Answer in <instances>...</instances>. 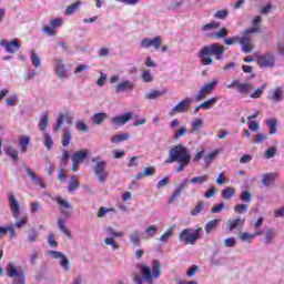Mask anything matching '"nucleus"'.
I'll return each mask as SVG.
<instances>
[{
    "mask_svg": "<svg viewBox=\"0 0 284 284\" xmlns=\"http://www.w3.org/2000/svg\"><path fill=\"white\" fill-rule=\"evenodd\" d=\"M190 161H192L190 150H187L183 144H178L170 149L169 158L165 163H178L175 172L180 174V172H184L185 168L190 165Z\"/></svg>",
    "mask_w": 284,
    "mask_h": 284,
    "instance_id": "f257e3e1",
    "label": "nucleus"
},
{
    "mask_svg": "<svg viewBox=\"0 0 284 284\" xmlns=\"http://www.w3.org/2000/svg\"><path fill=\"white\" fill-rule=\"evenodd\" d=\"M225 47L219 43H213L203 47L199 52V58L202 65H212V63H214V60L211 57H216L217 61H223Z\"/></svg>",
    "mask_w": 284,
    "mask_h": 284,
    "instance_id": "f03ea898",
    "label": "nucleus"
},
{
    "mask_svg": "<svg viewBox=\"0 0 284 284\" xmlns=\"http://www.w3.org/2000/svg\"><path fill=\"white\" fill-rule=\"evenodd\" d=\"M136 268L140 271L144 281L149 284H154V281L161 278L163 274V265H161V261L153 260L152 267L145 264H136Z\"/></svg>",
    "mask_w": 284,
    "mask_h": 284,
    "instance_id": "7ed1b4c3",
    "label": "nucleus"
},
{
    "mask_svg": "<svg viewBox=\"0 0 284 284\" xmlns=\"http://www.w3.org/2000/svg\"><path fill=\"white\" fill-rule=\"evenodd\" d=\"M92 163H95L93 166V172L95 176L98 178V181L100 183H105L108 181V176H110V172H108V161L101 160V156L92 158Z\"/></svg>",
    "mask_w": 284,
    "mask_h": 284,
    "instance_id": "20e7f679",
    "label": "nucleus"
},
{
    "mask_svg": "<svg viewBox=\"0 0 284 284\" xmlns=\"http://www.w3.org/2000/svg\"><path fill=\"white\" fill-rule=\"evenodd\" d=\"M201 226L194 229H183L179 234V240L185 245H194L201 239Z\"/></svg>",
    "mask_w": 284,
    "mask_h": 284,
    "instance_id": "39448f33",
    "label": "nucleus"
},
{
    "mask_svg": "<svg viewBox=\"0 0 284 284\" xmlns=\"http://www.w3.org/2000/svg\"><path fill=\"white\" fill-rule=\"evenodd\" d=\"M7 276L13 278L11 284H26V272L17 267L14 263H9L6 267Z\"/></svg>",
    "mask_w": 284,
    "mask_h": 284,
    "instance_id": "423d86ee",
    "label": "nucleus"
},
{
    "mask_svg": "<svg viewBox=\"0 0 284 284\" xmlns=\"http://www.w3.org/2000/svg\"><path fill=\"white\" fill-rule=\"evenodd\" d=\"M216 85H219L217 79H213L211 82L205 83L200 88L197 95L195 97V101L201 102L205 97H210V94L216 90Z\"/></svg>",
    "mask_w": 284,
    "mask_h": 284,
    "instance_id": "0eeeda50",
    "label": "nucleus"
},
{
    "mask_svg": "<svg viewBox=\"0 0 284 284\" xmlns=\"http://www.w3.org/2000/svg\"><path fill=\"white\" fill-rule=\"evenodd\" d=\"M256 61L260 68H274L276 65V57L272 52L257 55Z\"/></svg>",
    "mask_w": 284,
    "mask_h": 284,
    "instance_id": "6e6552de",
    "label": "nucleus"
},
{
    "mask_svg": "<svg viewBox=\"0 0 284 284\" xmlns=\"http://www.w3.org/2000/svg\"><path fill=\"white\" fill-rule=\"evenodd\" d=\"M190 103H192V100H190V98H184L169 112L170 116L189 112Z\"/></svg>",
    "mask_w": 284,
    "mask_h": 284,
    "instance_id": "1a4fd4ad",
    "label": "nucleus"
},
{
    "mask_svg": "<svg viewBox=\"0 0 284 284\" xmlns=\"http://www.w3.org/2000/svg\"><path fill=\"white\" fill-rule=\"evenodd\" d=\"M0 45L4 48L9 54H17V51L21 50V41L17 38L11 40V42L8 40H0Z\"/></svg>",
    "mask_w": 284,
    "mask_h": 284,
    "instance_id": "9d476101",
    "label": "nucleus"
},
{
    "mask_svg": "<svg viewBox=\"0 0 284 284\" xmlns=\"http://www.w3.org/2000/svg\"><path fill=\"white\" fill-rule=\"evenodd\" d=\"M9 205L11 207V214L13 219H19V214H21V204L19 203V200L14 195V193L9 192Z\"/></svg>",
    "mask_w": 284,
    "mask_h": 284,
    "instance_id": "9b49d317",
    "label": "nucleus"
},
{
    "mask_svg": "<svg viewBox=\"0 0 284 284\" xmlns=\"http://www.w3.org/2000/svg\"><path fill=\"white\" fill-rule=\"evenodd\" d=\"M57 203L60 206V212L63 216L70 217L72 214V204L61 196L57 197Z\"/></svg>",
    "mask_w": 284,
    "mask_h": 284,
    "instance_id": "f8f14e48",
    "label": "nucleus"
},
{
    "mask_svg": "<svg viewBox=\"0 0 284 284\" xmlns=\"http://www.w3.org/2000/svg\"><path fill=\"white\" fill-rule=\"evenodd\" d=\"M49 256L52 258H60V265L64 267L65 272H70V260L59 251H49Z\"/></svg>",
    "mask_w": 284,
    "mask_h": 284,
    "instance_id": "ddd939ff",
    "label": "nucleus"
},
{
    "mask_svg": "<svg viewBox=\"0 0 284 284\" xmlns=\"http://www.w3.org/2000/svg\"><path fill=\"white\" fill-rule=\"evenodd\" d=\"M141 48H155V50H159L162 45L161 37L156 36L155 38L152 39H142L141 42Z\"/></svg>",
    "mask_w": 284,
    "mask_h": 284,
    "instance_id": "4468645a",
    "label": "nucleus"
},
{
    "mask_svg": "<svg viewBox=\"0 0 284 284\" xmlns=\"http://www.w3.org/2000/svg\"><path fill=\"white\" fill-rule=\"evenodd\" d=\"M64 121H67L69 125H72V116L70 115L69 111H67L65 113H60L57 124L53 125L54 132H59V130L63 128Z\"/></svg>",
    "mask_w": 284,
    "mask_h": 284,
    "instance_id": "2eb2a0df",
    "label": "nucleus"
},
{
    "mask_svg": "<svg viewBox=\"0 0 284 284\" xmlns=\"http://www.w3.org/2000/svg\"><path fill=\"white\" fill-rule=\"evenodd\" d=\"M237 43L242 47V51L245 52V54H250L254 50V45H252V39L250 37L244 36L242 38H239Z\"/></svg>",
    "mask_w": 284,
    "mask_h": 284,
    "instance_id": "dca6fc26",
    "label": "nucleus"
},
{
    "mask_svg": "<svg viewBox=\"0 0 284 284\" xmlns=\"http://www.w3.org/2000/svg\"><path fill=\"white\" fill-rule=\"evenodd\" d=\"M132 112H126L123 115L114 116L111 119L113 125H125L129 121H132Z\"/></svg>",
    "mask_w": 284,
    "mask_h": 284,
    "instance_id": "f3484780",
    "label": "nucleus"
},
{
    "mask_svg": "<svg viewBox=\"0 0 284 284\" xmlns=\"http://www.w3.org/2000/svg\"><path fill=\"white\" fill-rule=\"evenodd\" d=\"M88 154H90V151L88 149H83V150L77 151L71 156V161H74L75 163H80L81 164V163H83V161H85V159H88Z\"/></svg>",
    "mask_w": 284,
    "mask_h": 284,
    "instance_id": "a211bd4d",
    "label": "nucleus"
},
{
    "mask_svg": "<svg viewBox=\"0 0 284 284\" xmlns=\"http://www.w3.org/2000/svg\"><path fill=\"white\" fill-rule=\"evenodd\" d=\"M276 179H278V173H264L262 175V185L270 187V185L274 184Z\"/></svg>",
    "mask_w": 284,
    "mask_h": 284,
    "instance_id": "6ab92c4d",
    "label": "nucleus"
},
{
    "mask_svg": "<svg viewBox=\"0 0 284 284\" xmlns=\"http://www.w3.org/2000/svg\"><path fill=\"white\" fill-rule=\"evenodd\" d=\"M243 225H245V219L241 220V216L227 221L229 232H234L236 227H243Z\"/></svg>",
    "mask_w": 284,
    "mask_h": 284,
    "instance_id": "aec40b11",
    "label": "nucleus"
},
{
    "mask_svg": "<svg viewBox=\"0 0 284 284\" xmlns=\"http://www.w3.org/2000/svg\"><path fill=\"white\" fill-rule=\"evenodd\" d=\"M185 187H187V183H185V182L181 183V184L176 187L175 192H174V193L171 195V197L169 199V204H170V205H174V203H176V199H178L179 196H181V194H182L183 190H185Z\"/></svg>",
    "mask_w": 284,
    "mask_h": 284,
    "instance_id": "412c9836",
    "label": "nucleus"
},
{
    "mask_svg": "<svg viewBox=\"0 0 284 284\" xmlns=\"http://www.w3.org/2000/svg\"><path fill=\"white\" fill-rule=\"evenodd\" d=\"M54 72L59 79H65L68 77V71L65 70V64L58 61L54 65Z\"/></svg>",
    "mask_w": 284,
    "mask_h": 284,
    "instance_id": "4be33fe9",
    "label": "nucleus"
},
{
    "mask_svg": "<svg viewBox=\"0 0 284 284\" xmlns=\"http://www.w3.org/2000/svg\"><path fill=\"white\" fill-rule=\"evenodd\" d=\"M125 90H134V84L130 80L123 81L115 85V92L119 94L125 92Z\"/></svg>",
    "mask_w": 284,
    "mask_h": 284,
    "instance_id": "5701e85b",
    "label": "nucleus"
},
{
    "mask_svg": "<svg viewBox=\"0 0 284 284\" xmlns=\"http://www.w3.org/2000/svg\"><path fill=\"white\" fill-rule=\"evenodd\" d=\"M26 174L29 176L31 181H34V183L40 185V187L45 189V183H43V180H41V178H39L37 173H34V171L27 169Z\"/></svg>",
    "mask_w": 284,
    "mask_h": 284,
    "instance_id": "b1692460",
    "label": "nucleus"
},
{
    "mask_svg": "<svg viewBox=\"0 0 284 284\" xmlns=\"http://www.w3.org/2000/svg\"><path fill=\"white\" fill-rule=\"evenodd\" d=\"M80 186L81 184L79 183V178L77 175H71L70 182H69L70 194H74V192H77V190H79Z\"/></svg>",
    "mask_w": 284,
    "mask_h": 284,
    "instance_id": "393cba45",
    "label": "nucleus"
},
{
    "mask_svg": "<svg viewBox=\"0 0 284 284\" xmlns=\"http://www.w3.org/2000/svg\"><path fill=\"white\" fill-rule=\"evenodd\" d=\"M219 223H221L220 219L209 221L204 226V231L206 232V234H210V232H214V230L219 227Z\"/></svg>",
    "mask_w": 284,
    "mask_h": 284,
    "instance_id": "a878e982",
    "label": "nucleus"
},
{
    "mask_svg": "<svg viewBox=\"0 0 284 284\" xmlns=\"http://www.w3.org/2000/svg\"><path fill=\"white\" fill-rule=\"evenodd\" d=\"M236 195V190L232 186H227L226 189L222 190V199H225V201H230L231 199H234Z\"/></svg>",
    "mask_w": 284,
    "mask_h": 284,
    "instance_id": "bb28decb",
    "label": "nucleus"
},
{
    "mask_svg": "<svg viewBox=\"0 0 284 284\" xmlns=\"http://www.w3.org/2000/svg\"><path fill=\"white\" fill-rule=\"evenodd\" d=\"M217 102H219V98L213 97V98H210L209 100L202 102L200 104V108H202V110H210L211 108H214V105H216Z\"/></svg>",
    "mask_w": 284,
    "mask_h": 284,
    "instance_id": "cd10ccee",
    "label": "nucleus"
},
{
    "mask_svg": "<svg viewBox=\"0 0 284 284\" xmlns=\"http://www.w3.org/2000/svg\"><path fill=\"white\" fill-rule=\"evenodd\" d=\"M105 119H108V114L100 112V113H95L91 118V121H92V123H94V125H101L103 123V121H105Z\"/></svg>",
    "mask_w": 284,
    "mask_h": 284,
    "instance_id": "c85d7f7f",
    "label": "nucleus"
},
{
    "mask_svg": "<svg viewBox=\"0 0 284 284\" xmlns=\"http://www.w3.org/2000/svg\"><path fill=\"white\" fill-rule=\"evenodd\" d=\"M252 90H254V85H252L250 83L237 84V92H240V94H250V92H252Z\"/></svg>",
    "mask_w": 284,
    "mask_h": 284,
    "instance_id": "c756f323",
    "label": "nucleus"
},
{
    "mask_svg": "<svg viewBox=\"0 0 284 284\" xmlns=\"http://www.w3.org/2000/svg\"><path fill=\"white\" fill-rule=\"evenodd\" d=\"M219 28H221V22L212 21L210 23L202 26L201 32H210V30H216Z\"/></svg>",
    "mask_w": 284,
    "mask_h": 284,
    "instance_id": "7c9ffc66",
    "label": "nucleus"
},
{
    "mask_svg": "<svg viewBox=\"0 0 284 284\" xmlns=\"http://www.w3.org/2000/svg\"><path fill=\"white\" fill-rule=\"evenodd\" d=\"M130 241L132 245H140L141 244V231L135 230L130 235Z\"/></svg>",
    "mask_w": 284,
    "mask_h": 284,
    "instance_id": "2f4dec72",
    "label": "nucleus"
},
{
    "mask_svg": "<svg viewBox=\"0 0 284 284\" xmlns=\"http://www.w3.org/2000/svg\"><path fill=\"white\" fill-rule=\"evenodd\" d=\"M58 227L63 234H65V236H68V239L72 236V234L70 233V230H68V227L65 226V222L63 221L62 217L58 219Z\"/></svg>",
    "mask_w": 284,
    "mask_h": 284,
    "instance_id": "473e14b6",
    "label": "nucleus"
},
{
    "mask_svg": "<svg viewBox=\"0 0 284 284\" xmlns=\"http://www.w3.org/2000/svg\"><path fill=\"white\" fill-rule=\"evenodd\" d=\"M207 174L195 176L190 180V183L193 185H203V183H207Z\"/></svg>",
    "mask_w": 284,
    "mask_h": 284,
    "instance_id": "72a5a7b5",
    "label": "nucleus"
},
{
    "mask_svg": "<svg viewBox=\"0 0 284 284\" xmlns=\"http://www.w3.org/2000/svg\"><path fill=\"white\" fill-rule=\"evenodd\" d=\"M272 101H274V103L283 101V89L281 87L274 90Z\"/></svg>",
    "mask_w": 284,
    "mask_h": 284,
    "instance_id": "f704fd0d",
    "label": "nucleus"
},
{
    "mask_svg": "<svg viewBox=\"0 0 284 284\" xmlns=\"http://www.w3.org/2000/svg\"><path fill=\"white\" fill-rule=\"evenodd\" d=\"M4 151L6 154H8L10 159H12V161H14L16 163L17 161H19V152H17V150H14L12 146H7Z\"/></svg>",
    "mask_w": 284,
    "mask_h": 284,
    "instance_id": "c9c22d12",
    "label": "nucleus"
},
{
    "mask_svg": "<svg viewBox=\"0 0 284 284\" xmlns=\"http://www.w3.org/2000/svg\"><path fill=\"white\" fill-rule=\"evenodd\" d=\"M130 139V134L122 133L120 135H113L111 136V143H123V141H128Z\"/></svg>",
    "mask_w": 284,
    "mask_h": 284,
    "instance_id": "e433bc0d",
    "label": "nucleus"
},
{
    "mask_svg": "<svg viewBox=\"0 0 284 284\" xmlns=\"http://www.w3.org/2000/svg\"><path fill=\"white\" fill-rule=\"evenodd\" d=\"M48 113H43L40 118V130L41 132H45L49 128Z\"/></svg>",
    "mask_w": 284,
    "mask_h": 284,
    "instance_id": "4c0bfd02",
    "label": "nucleus"
},
{
    "mask_svg": "<svg viewBox=\"0 0 284 284\" xmlns=\"http://www.w3.org/2000/svg\"><path fill=\"white\" fill-rule=\"evenodd\" d=\"M165 94V91H159V90H152L151 92L146 93V99H149L150 101L154 100V99H159L161 97H163Z\"/></svg>",
    "mask_w": 284,
    "mask_h": 284,
    "instance_id": "58836bf2",
    "label": "nucleus"
},
{
    "mask_svg": "<svg viewBox=\"0 0 284 284\" xmlns=\"http://www.w3.org/2000/svg\"><path fill=\"white\" fill-rule=\"evenodd\" d=\"M204 209L205 203H203V201L197 202L195 207L191 211V216H199V214H201V212H203Z\"/></svg>",
    "mask_w": 284,
    "mask_h": 284,
    "instance_id": "ea45409f",
    "label": "nucleus"
},
{
    "mask_svg": "<svg viewBox=\"0 0 284 284\" xmlns=\"http://www.w3.org/2000/svg\"><path fill=\"white\" fill-rule=\"evenodd\" d=\"M70 141H72V133L70 132V130H64V133L62 135L63 148H68V145H70Z\"/></svg>",
    "mask_w": 284,
    "mask_h": 284,
    "instance_id": "a19ab883",
    "label": "nucleus"
},
{
    "mask_svg": "<svg viewBox=\"0 0 284 284\" xmlns=\"http://www.w3.org/2000/svg\"><path fill=\"white\" fill-rule=\"evenodd\" d=\"M28 145H30V136H20L21 152H28Z\"/></svg>",
    "mask_w": 284,
    "mask_h": 284,
    "instance_id": "79ce46f5",
    "label": "nucleus"
},
{
    "mask_svg": "<svg viewBox=\"0 0 284 284\" xmlns=\"http://www.w3.org/2000/svg\"><path fill=\"white\" fill-rule=\"evenodd\" d=\"M266 124L270 128V132L271 134H276V130L278 128V122L276 121V119H271L266 121Z\"/></svg>",
    "mask_w": 284,
    "mask_h": 284,
    "instance_id": "37998d69",
    "label": "nucleus"
},
{
    "mask_svg": "<svg viewBox=\"0 0 284 284\" xmlns=\"http://www.w3.org/2000/svg\"><path fill=\"white\" fill-rule=\"evenodd\" d=\"M172 234H173V229L170 227L169 230H166L159 239V241H161V243H168V241H170V239H172Z\"/></svg>",
    "mask_w": 284,
    "mask_h": 284,
    "instance_id": "c03bdc74",
    "label": "nucleus"
},
{
    "mask_svg": "<svg viewBox=\"0 0 284 284\" xmlns=\"http://www.w3.org/2000/svg\"><path fill=\"white\" fill-rule=\"evenodd\" d=\"M79 6H81V2L77 1L71 6L67 7L64 14L67 16L74 14V12H77V10L79 9Z\"/></svg>",
    "mask_w": 284,
    "mask_h": 284,
    "instance_id": "a18cd8bd",
    "label": "nucleus"
},
{
    "mask_svg": "<svg viewBox=\"0 0 284 284\" xmlns=\"http://www.w3.org/2000/svg\"><path fill=\"white\" fill-rule=\"evenodd\" d=\"M140 79L144 82V83H152V72L150 71V69H146L141 75Z\"/></svg>",
    "mask_w": 284,
    "mask_h": 284,
    "instance_id": "49530a36",
    "label": "nucleus"
},
{
    "mask_svg": "<svg viewBox=\"0 0 284 284\" xmlns=\"http://www.w3.org/2000/svg\"><path fill=\"white\" fill-rule=\"evenodd\" d=\"M53 145L54 141L52 140V135H50V133H44V148H47V150H52Z\"/></svg>",
    "mask_w": 284,
    "mask_h": 284,
    "instance_id": "de8ad7c7",
    "label": "nucleus"
},
{
    "mask_svg": "<svg viewBox=\"0 0 284 284\" xmlns=\"http://www.w3.org/2000/svg\"><path fill=\"white\" fill-rule=\"evenodd\" d=\"M265 88H267L266 84H262L261 88H257L251 95V99H261V94L265 92Z\"/></svg>",
    "mask_w": 284,
    "mask_h": 284,
    "instance_id": "09e8293b",
    "label": "nucleus"
},
{
    "mask_svg": "<svg viewBox=\"0 0 284 284\" xmlns=\"http://www.w3.org/2000/svg\"><path fill=\"white\" fill-rule=\"evenodd\" d=\"M109 239H122L123 232H116L112 227L106 229Z\"/></svg>",
    "mask_w": 284,
    "mask_h": 284,
    "instance_id": "8fccbe9b",
    "label": "nucleus"
},
{
    "mask_svg": "<svg viewBox=\"0 0 284 284\" xmlns=\"http://www.w3.org/2000/svg\"><path fill=\"white\" fill-rule=\"evenodd\" d=\"M31 61L34 68H39L41 65V57L36 51H31Z\"/></svg>",
    "mask_w": 284,
    "mask_h": 284,
    "instance_id": "3c124183",
    "label": "nucleus"
},
{
    "mask_svg": "<svg viewBox=\"0 0 284 284\" xmlns=\"http://www.w3.org/2000/svg\"><path fill=\"white\" fill-rule=\"evenodd\" d=\"M17 101H19V98L17 95H10L6 99V105L8 108H14V105H17Z\"/></svg>",
    "mask_w": 284,
    "mask_h": 284,
    "instance_id": "603ef678",
    "label": "nucleus"
},
{
    "mask_svg": "<svg viewBox=\"0 0 284 284\" xmlns=\"http://www.w3.org/2000/svg\"><path fill=\"white\" fill-rule=\"evenodd\" d=\"M253 239H254V235L247 232L240 234V241L242 242L252 243Z\"/></svg>",
    "mask_w": 284,
    "mask_h": 284,
    "instance_id": "864d4df0",
    "label": "nucleus"
},
{
    "mask_svg": "<svg viewBox=\"0 0 284 284\" xmlns=\"http://www.w3.org/2000/svg\"><path fill=\"white\" fill-rule=\"evenodd\" d=\"M59 160L61 161L62 165H68L69 161H70V151L64 150L63 154L61 156H59Z\"/></svg>",
    "mask_w": 284,
    "mask_h": 284,
    "instance_id": "5fc2aeb1",
    "label": "nucleus"
},
{
    "mask_svg": "<svg viewBox=\"0 0 284 284\" xmlns=\"http://www.w3.org/2000/svg\"><path fill=\"white\" fill-rule=\"evenodd\" d=\"M240 200L242 203H250V201H252V193L248 191H243L240 195Z\"/></svg>",
    "mask_w": 284,
    "mask_h": 284,
    "instance_id": "6e6d98bb",
    "label": "nucleus"
},
{
    "mask_svg": "<svg viewBox=\"0 0 284 284\" xmlns=\"http://www.w3.org/2000/svg\"><path fill=\"white\" fill-rule=\"evenodd\" d=\"M227 14H230V11H227L226 9L219 10L214 13V19H227Z\"/></svg>",
    "mask_w": 284,
    "mask_h": 284,
    "instance_id": "4d7b16f0",
    "label": "nucleus"
},
{
    "mask_svg": "<svg viewBox=\"0 0 284 284\" xmlns=\"http://www.w3.org/2000/svg\"><path fill=\"white\" fill-rule=\"evenodd\" d=\"M201 128H203V119L199 118V119H195L193 122H192V130L194 132H197V130H200Z\"/></svg>",
    "mask_w": 284,
    "mask_h": 284,
    "instance_id": "13d9d810",
    "label": "nucleus"
},
{
    "mask_svg": "<svg viewBox=\"0 0 284 284\" xmlns=\"http://www.w3.org/2000/svg\"><path fill=\"white\" fill-rule=\"evenodd\" d=\"M75 128L77 130H79V132H88L90 130V128H88V124H85V122L81 120L75 123Z\"/></svg>",
    "mask_w": 284,
    "mask_h": 284,
    "instance_id": "bf43d9fd",
    "label": "nucleus"
},
{
    "mask_svg": "<svg viewBox=\"0 0 284 284\" xmlns=\"http://www.w3.org/2000/svg\"><path fill=\"white\" fill-rule=\"evenodd\" d=\"M272 239H274V229H270L264 235V241L267 245L272 243Z\"/></svg>",
    "mask_w": 284,
    "mask_h": 284,
    "instance_id": "052dcab7",
    "label": "nucleus"
},
{
    "mask_svg": "<svg viewBox=\"0 0 284 284\" xmlns=\"http://www.w3.org/2000/svg\"><path fill=\"white\" fill-rule=\"evenodd\" d=\"M108 212H114V209H108L105 206L100 207L99 212L97 213L98 219H103Z\"/></svg>",
    "mask_w": 284,
    "mask_h": 284,
    "instance_id": "680f3d73",
    "label": "nucleus"
},
{
    "mask_svg": "<svg viewBox=\"0 0 284 284\" xmlns=\"http://www.w3.org/2000/svg\"><path fill=\"white\" fill-rule=\"evenodd\" d=\"M234 210L236 214H245V212H247V204H237Z\"/></svg>",
    "mask_w": 284,
    "mask_h": 284,
    "instance_id": "e2e57ef3",
    "label": "nucleus"
},
{
    "mask_svg": "<svg viewBox=\"0 0 284 284\" xmlns=\"http://www.w3.org/2000/svg\"><path fill=\"white\" fill-rule=\"evenodd\" d=\"M248 130H251V132L256 133V132H258V130H261V125L256 121H250L248 122Z\"/></svg>",
    "mask_w": 284,
    "mask_h": 284,
    "instance_id": "0e129e2a",
    "label": "nucleus"
},
{
    "mask_svg": "<svg viewBox=\"0 0 284 284\" xmlns=\"http://www.w3.org/2000/svg\"><path fill=\"white\" fill-rule=\"evenodd\" d=\"M264 156L265 159H274V156H276V148L272 146L267 149Z\"/></svg>",
    "mask_w": 284,
    "mask_h": 284,
    "instance_id": "69168bd1",
    "label": "nucleus"
},
{
    "mask_svg": "<svg viewBox=\"0 0 284 284\" xmlns=\"http://www.w3.org/2000/svg\"><path fill=\"white\" fill-rule=\"evenodd\" d=\"M23 225H28V216H23L21 217L19 221L16 222L14 226L18 230H21V227H23Z\"/></svg>",
    "mask_w": 284,
    "mask_h": 284,
    "instance_id": "338daca9",
    "label": "nucleus"
},
{
    "mask_svg": "<svg viewBox=\"0 0 284 284\" xmlns=\"http://www.w3.org/2000/svg\"><path fill=\"white\" fill-rule=\"evenodd\" d=\"M216 194V186H210L209 190L204 193L205 199H212Z\"/></svg>",
    "mask_w": 284,
    "mask_h": 284,
    "instance_id": "774afa93",
    "label": "nucleus"
}]
</instances>
